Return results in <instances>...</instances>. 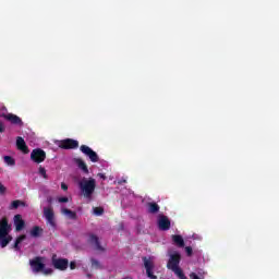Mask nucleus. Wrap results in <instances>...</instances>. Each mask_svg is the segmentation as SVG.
<instances>
[{"label": "nucleus", "instance_id": "obj_1", "mask_svg": "<svg viewBox=\"0 0 279 279\" xmlns=\"http://www.w3.org/2000/svg\"><path fill=\"white\" fill-rule=\"evenodd\" d=\"M10 232H12V225L8 222V218L3 217L0 220V247L3 248L10 245V242L12 241Z\"/></svg>", "mask_w": 279, "mask_h": 279}, {"label": "nucleus", "instance_id": "obj_2", "mask_svg": "<svg viewBox=\"0 0 279 279\" xmlns=\"http://www.w3.org/2000/svg\"><path fill=\"white\" fill-rule=\"evenodd\" d=\"M80 190L82 195L85 197V199H93V194L95 193V190L97 189V181L93 178L89 179H83L78 183Z\"/></svg>", "mask_w": 279, "mask_h": 279}, {"label": "nucleus", "instance_id": "obj_3", "mask_svg": "<svg viewBox=\"0 0 279 279\" xmlns=\"http://www.w3.org/2000/svg\"><path fill=\"white\" fill-rule=\"evenodd\" d=\"M51 263L54 269H58L59 271H66V269H69V259L58 258V255L56 254L52 255Z\"/></svg>", "mask_w": 279, "mask_h": 279}, {"label": "nucleus", "instance_id": "obj_4", "mask_svg": "<svg viewBox=\"0 0 279 279\" xmlns=\"http://www.w3.org/2000/svg\"><path fill=\"white\" fill-rule=\"evenodd\" d=\"M1 119H5V121H9L11 125H19V128H23L24 123L21 117L14 114V113H1Z\"/></svg>", "mask_w": 279, "mask_h": 279}, {"label": "nucleus", "instance_id": "obj_5", "mask_svg": "<svg viewBox=\"0 0 279 279\" xmlns=\"http://www.w3.org/2000/svg\"><path fill=\"white\" fill-rule=\"evenodd\" d=\"M46 158L47 153H45V150H43L41 148H35L31 153V160H33V162H36L37 165H40V162H45Z\"/></svg>", "mask_w": 279, "mask_h": 279}, {"label": "nucleus", "instance_id": "obj_6", "mask_svg": "<svg viewBox=\"0 0 279 279\" xmlns=\"http://www.w3.org/2000/svg\"><path fill=\"white\" fill-rule=\"evenodd\" d=\"M180 260H182V255L179 252L170 254V258L167 263V268L171 270L180 267Z\"/></svg>", "mask_w": 279, "mask_h": 279}, {"label": "nucleus", "instance_id": "obj_7", "mask_svg": "<svg viewBox=\"0 0 279 279\" xmlns=\"http://www.w3.org/2000/svg\"><path fill=\"white\" fill-rule=\"evenodd\" d=\"M157 226L159 230H161L162 232H167V230H171V220L165 215H159Z\"/></svg>", "mask_w": 279, "mask_h": 279}, {"label": "nucleus", "instance_id": "obj_8", "mask_svg": "<svg viewBox=\"0 0 279 279\" xmlns=\"http://www.w3.org/2000/svg\"><path fill=\"white\" fill-rule=\"evenodd\" d=\"M80 150L82 151V154H84L85 156H88L89 160L92 162H99V155H97L95 153V150H93V148L88 147L87 145H82L80 147Z\"/></svg>", "mask_w": 279, "mask_h": 279}, {"label": "nucleus", "instance_id": "obj_9", "mask_svg": "<svg viewBox=\"0 0 279 279\" xmlns=\"http://www.w3.org/2000/svg\"><path fill=\"white\" fill-rule=\"evenodd\" d=\"M44 217L51 228H56V214L53 213V207H44Z\"/></svg>", "mask_w": 279, "mask_h": 279}, {"label": "nucleus", "instance_id": "obj_10", "mask_svg": "<svg viewBox=\"0 0 279 279\" xmlns=\"http://www.w3.org/2000/svg\"><path fill=\"white\" fill-rule=\"evenodd\" d=\"M29 265L34 274H40L45 269V263H43V257H35L29 260Z\"/></svg>", "mask_w": 279, "mask_h": 279}, {"label": "nucleus", "instance_id": "obj_11", "mask_svg": "<svg viewBox=\"0 0 279 279\" xmlns=\"http://www.w3.org/2000/svg\"><path fill=\"white\" fill-rule=\"evenodd\" d=\"M59 147L60 149H77V147H80V142L73 138L62 140L59 143Z\"/></svg>", "mask_w": 279, "mask_h": 279}, {"label": "nucleus", "instance_id": "obj_12", "mask_svg": "<svg viewBox=\"0 0 279 279\" xmlns=\"http://www.w3.org/2000/svg\"><path fill=\"white\" fill-rule=\"evenodd\" d=\"M143 260H144V267L146 269V276L150 279H158V277L154 275V263L147 259V257H143Z\"/></svg>", "mask_w": 279, "mask_h": 279}, {"label": "nucleus", "instance_id": "obj_13", "mask_svg": "<svg viewBox=\"0 0 279 279\" xmlns=\"http://www.w3.org/2000/svg\"><path fill=\"white\" fill-rule=\"evenodd\" d=\"M88 243H89V245H93L95 247V250H97V252L105 251L104 246H101V242H99V236H97L93 233L89 234Z\"/></svg>", "mask_w": 279, "mask_h": 279}, {"label": "nucleus", "instance_id": "obj_14", "mask_svg": "<svg viewBox=\"0 0 279 279\" xmlns=\"http://www.w3.org/2000/svg\"><path fill=\"white\" fill-rule=\"evenodd\" d=\"M16 148L22 151V154H29V147H27L25 140L21 136L16 138Z\"/></svg>", "mask_w": 279, "mask_h": 279}, {"label": "nucleus", "instance_id": "obj_15", "mask_svg": "<svg viewBox=\"0 0 279 279\" xmlns=\"http://www.w3.org/2000/svg\"><path fill=\"white\" fill-rule=\"evenodd\" d=\"M14 226L16 232H21V230L25 228V220H23V217L20 214L14 216Z\"/></svg>", "mask_w": 279, "mask_h": 279}, {"label": "nucleus", "instance_id": "obj_16", "mask_svg": "<svg viewBox=\"0 0 279 279\" xmlns=\"http://www.w3.org/2000/svg\"><path fill=\"white\" fill-rule=\"evenodd\" d=\"M43 232H45V230L41 227L35 226L29 231V234L33 239H40V236H43Z\"/></svg>", "mask_w": 279, "mask_h": 279}, {"label": "nucleus", "instance_id": "obj_17", "mask_svg": "<svg viewBox=\"0 0 279 279\" xmlns=\"http://www.w3.org/2000/svg\"><path fill=\"white\" fill-rule=\"evenodd\" d=\"M173 244L177 245V247H184V238L180 234H173L172 235Z\"/></svg>", "mask_w": 279, "mask_h": 279}, {"label": "nucleus", "instance_id": "obj_18", "mask_svg": "<svg viewBox=\"0 0 279 279\" xmlns=\"http://www.w3.org/2000/svg\"><path fill=\"white\" fill-rule=\"evenodd\" d=\"M147 206H148V213H150V215H156L157 213H160V206L157 203L151 202V203H148Z\"/></svg>", "mask_w": 279, "mask_h": 279}, {"label": "nucleus", "instance_id": "obj_19", "mask_svg": "<svg viewBox=\"0 0 279 279\" xmlns=\"http://www.w3.org/2000/svg\"><path fill=\"white\" fill-rule=\"evenodd\" d=\"M61 213H62L63 215H66V217H68L69 219H72L73 221H75V220L77 219V213H75V211H73V210H71V209H69V208H63V209H61Z\"/></svg>", "mask_w": 279, "mask_h": 279}, {"label": "nucleus", "instance_id": "obj_20", "mask_svg": "<svg viewBox=\"0 0 279 279\" xmlns=\"http://www.w3.org/2000/svg\"><path fill=\"white\" fill-rule=\"evenodd\" d=\"M75 162H76L78 169L83 170V172H85L86 174L89 173L88 166H86V162L84 160H82V158H76Z\"/></svg>", "mask_w": 279, "mask_h": 279}, {"label": "nucleus", "instance_id": "obj_21", "mask_svg": "<svg viewBox=\"0 0 279 279\" xmlns=\"http://www.w3.org/2000/svg\"><path fill=\"white\" fill-rule=\"evenodd\" d=\"M25 239H27V235L22 234L20 236L16 238L15 243L13 245L14 250H16V252H19V250H21V242L25 241Z\"/></svg>", "mask_w": 279, "mask_h": 279}, {"label": "nucleus", "instance_id": "obj_22", "mask_svg": "<svg viewBox=\"0 0 279 279\" xmlns=\"http://www.w3.org/2000/svg\"><path fill=\"white\" fill-rule=\"evenodd\" d=\"M170 270L173 271V274H175L180 279H189L186 278V275H184V271L182 270V268H180V266Z\"/></svg>", "mask_w": 279, "mask_h": 279}, {"label": "nucleus", "instance_id": "obj_23", "mask_svg": "<svg viewBox=\"0 0 279 279\" xmlns=\"http://www.w3.org/2000/svg\"><path fill=\"white\" fill-rule=\"evenodd\" d=\"M170 270L173 271V274H175L180 279H189L186 278V275H184V271L182 270V268H180V266Z\"/></svg>", "mask_w": 279, "mask_h": 279}, {"label": "nucleus", "instance_id": "obj_24", "mask_svg": "<svg viewBox=\"0 0 279 279\" xmlns=\"http://www.w3.org/2000/svg\"><path fill=\"white\" fill-rule=\"evenodd\" d=\"M19 206H25V203L23 201H13L10 205V210H16V208H19Z\"/></svg>", "mask_w": 279, "mask_h": 279}, {"label": "nucleus", "instance_id": "obj_25", "mask_svg": "<svg viewBox=\"0 0 279 279\" xmlns=\"http://www.w3.org/2000/svg\"><path fill=\"white\" fill-rule=\"evenodd\" d=\"M90 263H92V269H104V266H101V263H99V260L92 258Z\"/></svg>", "mask_w": 279, "mask_h": 279}, {"label": "nucleus", "instance_id": "obj_26", "mask_svg": "<svg viewBox=\"0 0 279 279\" xmlns=\"http://www.w3.org/2000/svg\"><path fill=\"white\" fill-rule=\"evenodd\" d=\"M4 162L9 165V167H14V165H16V160H14L12 156H4Z\"/></svg>", "mask_w": 279, "mask_h": 279}, {"label": "nucleus", "instance_id": "obj_27", "mask_svg": "<svg viewBox=\"0 0 279 279\" xmlns=\"http://www.w3.org/2000/svg\"><path fill=\"white\" fill-rule=\"evenodd\" d=\"M39 175H41L44 180H49V175H47V169H45L43 166L39 167Z\"/></svg>", "mask_w": 279, "mask_h": 279}, {"label": "nucleus", "instance_id": "obj_28", "mask_svg": "<svg viewBox=\"0 0 279 279\" xmlns=\"http://www.w3.org/2000/svg\"><path fill=\"white\" fill-rule=\"evenodd\" d=\"M94 215H96V217H101V215H104V207H95Z\"/></svg>", "mask_w": 279, "mask_h": 279}, {"label": "nucleus", "instance_id": "obj_29", "mask_svg": "<svg viewBox=\"0 0 279 279\" xmlns=\"http://www.w3.org/2000/svg\"><path fill=\"white\" fill-rule=\"evenodd\" d=\"M41 274H43L44 276H51V274H53V269H51V268H45V267H44V270H41Z\"/></svg>", "mask_w": 279, "mask_h": 279}, {"label": "nucleus", "instance_id": "obj_30", "mask_svg": "<svg viewBox=\"0 0 279 279\" xmlns=\"http://www.w3.org/2000/svg\"><path fill=\"white\" fill-rule=\"evenodd\" d=\"M59 204H66L69 203V197L62 196L58 198Z\"/></svg>", "mask_w": 279, "mask_h": 279}, {"label": "nucleus", "instance_id": "obj_31", "mask_svg": "<svg viewBox=\"0 0 279 279\" xmlns=\"http://www.w3.org/2000/svg\"><path fill=\"white\" fill-rule=\"evenodd\" d=\"M185 252H186V255H187V256H193V247L186 246V247H185Z\"/></svg>", "mask_w": 279, "mask_h": 279}, {"label": "nucleus", "instance_id": "obj_32", "mask_svg": "<svg viewBox=\"0 0 279 279\" xmlns=\"http://www.w3.org/2000/svg\"><path fill=\"white\" fill-rule=\"evenodd\" d=\"M5 191H7L5 186L2 185V183L0 182V194L1 195L5 194Z\"/></svg>", "mask_w": 279, "mask_h": 279}, {"label": "nucleus", "instance_id": "obj_33", "mask_svg": "<svg viewBox=\"0 0 279 279\" xmlns=\"http://www.w3.org/2000/svg\"><path fill=\"white\" fill-rule=\"evenodd\" d=\"M190 278L191 279H202V277L197 276V274H195V272H191Z\"/></svg>", "mask_w": 279, "mask_h": 279}, {"label": "nucleus", "instance_id": "obj_34", "mask_svg": "<svg viewBox=\"0 0 279 279\" xmlns=\"http://www.w3.org/2000/svg\"><path fill=\"white\" fill-rule=\"evenodd\" d=\"M3 132H5V125L0 121V134H3Z\"/></svg>", "mask_w": 279, "mask_h": 279}, {"label": "nucleus", "instance_id": "obj_35", "mask_svg": "<svg viewBox=\"0 0 279 279\" xmlns=\"http://www.w3.org/2000/svg\"><path fill=\"white\" fill-rule=\"evenodd\" d=\"M76 267H77V264L75 263V262H71L70 263V269H76Z\"/></svg>", "mask_w": 279, "mask_h": 279}, {"label": "nucleus", "instance_id": "obj_36", "mask_svg": "<svg viewBox=\"0 0 279 279\" xmlns=\"http://www.w3.org/2000/svg\"><path fill=\"white\" fill-rule=\"evenodd\" d=\"M61 189L62 191H69V185H66L65 183H61Z\"/></svg>", "mask_w": 279, "mask_h": 279}, {"label": "nucleus", "instance_id": "obj_37", "mask_svg": "<svg viewBox=\"0 0 279 279\" xmlns=\"http://www.w3.org/2000/svg\"><path fill=\"white\" fill-rule=\"evenodd\" d=\"M98 178H100L101 180H106V174H104V173H98Z\"/></svg>", "mask_w": 279, "mask_h": 279}, {"label": "nucleus", "instance_id": "obj_38", "mask_svg": "<svg viewBox=\"0 0 279 279\" xmlns=\"http://www.w3.org/2000/svg\"><path fill=\"white\" fill-rule=\"evenodd\" d=\"M47 202H48V204H52V203H53V198H52L51 196H49V197L47 198Z\"/></svg>", "mask_w": 279, "mask_h": 279}, {"label": "nucleus", "instance_id": "obj_39", "mask_svg": "<svg viewBox=\"0 0 279 279\" xmlns=\"http://www.w3.org/2000/svg\"><path fill=\"white\" fill-rule=\"evenodd\" d=\"M90 276H92V275H90V274H88V275H87V278H90Z\"/></svg>", "mask_w": 279, "mask_h": 279}, {"label": "nucleus", "instance_id": "obj_40", "mask_svg": "<svg viewBox=\"0 0 279 279\" xmlns=\"http://www.w3.org/2000/svg\"><path fill=\"white\" fill-rule=\"evenodd\" d=\"M121 228H123V225H120Z\"/></svg>", "mask_w": 279, "mask_h": 279}]
</instances>
